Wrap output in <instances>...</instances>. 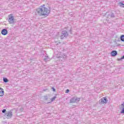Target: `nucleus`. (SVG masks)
Here are the masks:
<instances>
[{"label": "nucleus", "mask_w": 124, "mask_h": 124, "mask_svg": "<svg viewBox=\"0 0 124 124\" xmlns=\"http://www.w3.org/2000/svg\"><path fill=\"white\" fill-rule=\"evenodd\" d=\"M36 13L40 16H48L50 14V10L46 8L45 5L40 6L36 10Z\"/></svg>", "instance_id": "f257e3e1"}, {"label": "nucleus", "mask_w": 124, "mask_h": 124, "mask_svg": "<svg viewBox=\"0 0 124 124\" xmlns=\"http://www.w3.org/2000/svg\"><path fill=\"white\" fill-rule=\"evenodd\" d=\"M79 101H80V98L74 97L70 99V103H77V102H79Z\"/></svg>", "instance_id": "f03ea898"}, {"label": "nucleus", "mask_w": 124, "mask_h": 124, "mask_svg": "<svg viewBox=\"0 0 124 124\" xmlns=\"http://www.w3.org/2000/svg\"><path fill=\"white\" fill-rule=\"evenodd\" d=\"M8 22H9L10 24H13L15 22L14 16L11 14L9 16Z\"/></svg>", "instance_id": "7ed1b4c3"}, {"label": "nucleus", "mask_w": 124, "mask_h": 124, "mask_svg": "<svg viewBox=\"0 0 124 124\" xmlns=\"http://www.w3.org/2000/svg\"><path fill=\"white\" fill-rule=\"evenodd\" d=\"M108 100L106 98H103L99 101L100 104H103V103H107Z\"/></svg>", "instance_id": "20e7f679"}, {"label": "nucleus", "mask_w": 124, "mask_h": 124, "mask_svg": "<svg viewBox=\"0 0 124 124\" xmlns=\"http://www.w3.org/2000/svg\"><path fill=\"white\" fill-rule=\"evenodd\" d=\"M6 118H7V119H10L11 118H12L13 114H12V112L11 111H8L6 113V114H5Z\"/></svg>", "instance_id": "39448f33"}, {"label": "nucleus", "mask_w": 124, "mask_h": 124, "mask_svg": "<svg viewBox=\"0 0 124 124\" xmlns=\"http://www.w3.org/2000/svg\"><path fill=\"white\" fill-rule=\"evenodd\" d=\"M67 36H68V33L66 31H62L61 36V38L62 39L63 37H66Z\"/></svg>", "instance_id": "423d86ee"}, {"label": "nucleus", "mask_w": 124, "mask_h": 124, "mask_svg": "<svg viewBox=\"0 0 124 124\" xmlns=\"http://www.w3.org/2000/svg\"><path fill=\"white\" fill-rule=\"evenodd\" d=\"M58 59H63V60H65L66 59V55L65 54H59L58 56H57Z\"/></svg>", "instance_id": "0eeeda50"}, {"label": "nucleus", "mask_w": 124, "mask_h": 124, "mask_svg": "<svg viewBox=\"0 0 124 124\" xmlns=\"http://www.w3.org/2000/svg\"><path fill=\"white\" fill-rule=\"evenodd\" d=\"M1 34H2V35H6V34H7V33H8V31H7V30H6V29H3L1 31Z\"/></svg>", "instance_id": "6e6552de"}, {"label": "nucleus", "mask_w": 124, "mask_h": 124, "mask_svg": "<svg viewBox=\"0 0 124 124\" xmlns=\"http://www.w3.org/2000/svg\"><path fill=\"white\" fill-rule=\"evenodd\" d=\"M117 54H118V52H117V51L116 50H113L111 52V56L113 57H115V56H117Z\"/></svg>", "instance_id": "1a4fd4ad"}, {"label": "nucleus", "mask_w": 124, "mask_h": 124, "mask_svg": "<svg viewBox=\"0 0 124 124\" xmlns=\"http://www.w3.org/2000/svg\"><path fill=\"white\" fill-rule=\"evenodd\" d=\"M4 94V92H3V89L0 88V96H3Z\"/></svg>", "instance_id": "9d476101"}, {"label": "nucleus", "mask_w": 124, "mask_h": 124, "mask_svg": "<svg viewBox=\"0 0 124 124\" xmlns=\"http://www.w3.org/2000/svg\"><path fill=\"white\" fill-rule=\"evenodd\" d=\"M3 81L5 83H7V82H8V79L6 78H3Z\"/></svg>", "instance_id": "9b49d317"}, {"label": "nucleus", "mask_w": 124, "mask_h": 124, "mask_svg": "<svg viewBox=\"0 0 124 124\" xmlns=\"http://www.w3.org/2000/svg\"><path fill=\"white\" fill-rule=\"evenodd\" d=\"M121 41H124V35H123L121 37Z\"/></svg>", "instance_id": "f8f14e48"}, {"label": "nucleus", "mask_w": 124, "mask_h": 124, "mask_svg": "<svg viewBox=\"0 0 124 124\" xmlns=\"http://www.w3.org/2000/svg\"><path fill=\"white\" fill-rule=\"evenodd\" d=\"M119 6H121L122 7H124V4L122 2H120L119 3Z\"/></svg>", "instance_id": "ddd939ff"}, {"label": "nucleus", "mask_w": 124, "mask_h": 124, "mask_svg": "<svg viewBox=\"0 0 124 124\" xmlns=\"http://www.w3.org/2000/svg\"><path fill=\"white\" fill-rule=\"evenodd\" d=\"M57 97L56 96H54L51 99V102H52V101H54V100H55V99H56Z\"/></svg>", "instance_id": "4468645a"}, {"label": "nucleus", "mask_w": 124, "mask_h": 124, "mask_svg": "<svg viewBox=\"0 0 124 124\" xmlns=\"http://www.w3.org/2000/svg\"><path fill=\"white\" fill-rule=\"evenodd\" d=\"M121 114H124V108H123L122 110L121 111Z\"/></svg>", "instance_id": "2eb2a0df"}, {"label": "nucleus", "mask_w": 124, "mask_h": 124, "mask_svg": "<svg viewBox=\"0 0 124 124\" xmlns=\"http://www.w3.org/2000/svg\"><path fill=\"white\" fill-rule=\"evenodd\" d=\"M110 17H111V18H114V17H115V16L114 15V14H112L110 15Z\"/></svg>", "instance_id": "dca6fc26"}, {"label": "nucleus", "mask_w": 124, "mask_h": 124, "mask_svg": "<svg viewBox=\"0 0 124 124\" xmlns=\"http://www.w3.org/2000/svg\"><path fill=\"white\" fill-rule=\"evenodd\" d=\"M5 112H6V109H4L2 110V113H5Z\"/></svg>", "instance_id": "f3484780"}, {"label": "nucleus", "mask_w": 124, "mask_h": 124, "mask_svg": "<svg viewBox=\"0 0 124 124\" xmlns=\"http://www.w3.org/2000/svg\"><path fill=\"white\" fill-rule=\"evenodd\" d=\"M65 93H69V90L67 89V90H66Z\"/></svg>", "instance_id": "a211bd4d"}, {"label": "nucleus", "mask_w": 124, "mask_h": 124, "mask_svg": "<svg viewBox=\"0 0 124 124\" xmlns=\"http://www.w3.org/2000/svg\"><path fill=\"white\" fill-rule=\"evenodd\" d=\"M121 108H123V107H124V103L122 104L120 107Z\"/></svg>", "instance_id": "6ab92c4d"}, {"label": "nucleus", "mask_w": 124, "mask_h": 124, "mask_svg": "<svg viewBox=\"0 0 124 124\" xmlns=\"http://www.w3.org/2000/svg\"><path fill=\"white\" fill-rule=\"evenodd\" d=\"M52 89H53V92H56V89H54V88H52Z\"/></svg>", "instance_id": "aec40b11"}, {"label": "nucleus", "mask_w": 124, "mask_h": 124, "mask_svg": "<svg viewBox=\"0 0 124 124\" xmlns=\"http://www.w3.org/2000/svg\"><path fill=\"white\" fill-rule=\"evenodd\" d=\"M45 61H46V62H47V61H48L47 58H46V59H45Z\"/></svg>", "instance_id": "412c9836"}, {"label": "nucleus", "mask_w": 124, "mask_h": 124, "mask_svg": "<svg viewBox=\"0 0 124 124\" xmlns=\"http://www.w3.org/2000/svg\"><path fill=\"white\" fill-rule=\"evenodd\" d=\"M45 99H46V100H47V99H48V98H47V96H46V97H45Z\"/></svg>", "instance_id": "4be33fe9"}]
</instances>
